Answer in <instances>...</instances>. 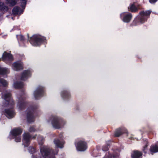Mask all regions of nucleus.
I'll use <instances>...</instances> for the list:
<instances>
[{
    "label": "nucleus",
    "mask_w": 158,
    "mask_h": 158,
    "mask_svg": "<svg viewBox=\"0 0 158 158\" xmlns=\"http://www.w3.org/2000/svg\"><path fill=\"white\" fill-rule=\"evenodd\" d=\"M54 143L57 147L62 148L64 144V142H61L59 140L56 139L54 141Z\"/></svg>",
    "instance_id": "15"
},
{
    "label": "nucleus",
    "mask_w": 158,
    "mask_h": 158,
    "mask_svg": "<svg viewBox=\"0 0 158 158\" xmlns=\"http://www.w3.org/2000/svg\"><path fill=\"white\" fill-rule=\"evenodd\" d=\"M9 73V71L7 68L0 67V74H6Z\"/></svg>",
    "instance_id": "16"
},
{
    "label": "nucleus",
    "mask_w": 158,
    "mask_h": 158,
    "mask_svg": "<svg viewBox=\"0 0 158 158\" xmlns=\"http://www.w3.org/2000/svg\"><path fill=\"white\" fill-rule=\"evenodd\" d=\"M15 137V140L16 142H18L20 141L21 140V138L19 136V135Z\"/></svg>",
    "instance_id": "26"
},
{
    "label": "nucleus",
    "mask_w": 158,
    "mask_h": 158,
    "mask_svg": "<svg viewBox=\"0 0 158 158\" xmlns=\"http://www.w3.org/2000/svg\"><path fill=\"white\" fill-rule=\"evenodd\" d=\"M30 136L28 133H25L23 135V142L25 146H27L30 139Z\"/></svg>",
    "instance_id": "10"
},
{
    "label": "nucleus",
    "mask_w": 158,
    "mask_h": 158,
    "mask_svg": "<svg viewBox=\"0 0 158 158\" xmlns=\"http://www.w3.org/2000/svg\"><path fill=\"white\" fill-rule=\"evenodd\" d=\"M29 131L31 132L34 131V128L33 127H31L30 128Z\"/></svg>",
    "instance_id": "31"
},
{
    "label": "nucleus",
    "mask_w": 158,
    "mask_h": 158,
    "mask_svg": "<svg viewBox=\"0 0 158 158\" xmlns=\"http://www.w3.org/2000/svg\"><path fill=\"white\" fill-rule=\"evenodd\" d=\"M111 157H110L109 158H111Z\"/></svg>",
    "instance_id": "36"
},
{
    "label": "nucleus",
    "mask_w": 158,
    "mask_h": 158,
    "mask_svg": "<svg viewBox=\"0 0 158 158\" xmlns=\"http://www.w3.org/2000/svg\"><path fill=\"white\" fill-rule=\"evenodd\" d=\"M142 153L138 151H133L131 154L132 158H141Z\"/></svg>",
    "instance_id": "12"
},
{
    "label": "nucleus",
    "mask_w": 158,
    "mask_h": 158,
    "mask_svg": "<svg viewBox=\"0 0 158 158\" xmlns=\"http://www.w3.org/2000/svg\"><path fill=\"white\" fill-rule=\"evenodd\" d=\"M43 140V139L41 137H40L38 138V140L39 143H40V141Z\"/></svg>",
    "instance_id": "27"
},
{
    "label": "nucleus",
    "mask_w": 158,
    "mask_h": 158,
    "mask_svg": "<svg viewBox=\"0 0 158 158\" xmlns=\"http://www.w3.org/2000/svg\"><path fill=\"white\" fill-rule=\"evenodd\" d=\"M31 74V72L29 70L24 71L21 76V79L22 80H26L28 77L30 76Z\"/></svg>",
    "instance_id": "9"
},
{
    "label": "nucleus",
    "mask_w": 158,
    "mask_h": 158,
    "mask_svg": "<svg viewBox=\"0 0 158 158\" xmlns=\"http://www.w3.org/2000/svg\"><path fill=\"white\" fill-rule=\"evenodd\" d=\"M157 0H150L149 1L150 3H153L155 2Z\"/></svg>",
    "instance_id": "30"
},
{
    "label": "nucleus",
    "mask_w": 158,
    "mask_h": 158,
    "mask_svg": "<svg viewBox=\"0 0 158 158\" xmlns=\"http://www.w3.org/2000/svg\"><path fill=\"white\" fill-rule=\"evenodd\" d=\"M19 8L17 7H15L13 10V13L15 15H20L21 13H19Z\"/></svg>",
    "instance_id": "18"
},
{
    "label": "nucleus",
    "mask_w": 158,
    "mask_h": 158,
    "mask_svg": "<svg viewBox=\"0 0 158 158\" xmlns=\"http://www.w3.org/2000/svg\"><path fill=\"white\" fill-rule=\"evenodd\" d=\"M23 85L22 83L21 82H16L14 84V87L15 88H20Z\"/></svg>",
    "instance_id": "21"
},
{
    "label": "nucleus",
    "mask_w": 158,
    "mask_h": 158,
    "mask_svg": "<svg viewBox=\"0 0 158 158\" xmlns=\"http://www.w3.org/2000/svg\"><path fill=\"white\" fill-rule=\"evenodd\" d=\"M2 98L3 99L2 106H11L13 104L11 99L10 94L8 93H3Z\"/></svg>",
    "instance_id": "2"
},
{
    "label": "nucleus",
    "mask_w": 158,
    "mask_h": 158,
    "mask_svg": "<svg viewBox=\"0 0 158 158\" xmlns=\"http://www.w3.org/2000/svg\"><path fill=\"white\" fill-rule=\"evenodd\" d=\"M150 150L152 153L158 152V146L156 145H153L151 147Z\"/></svg>",
    "instance_id": "17"
},
{
    "label": "nucleus",
    "mask_w": 158,
    "mask_h": 158,
    "mask_svg": "<svg viewBox=\"0 0 158 158\" xmlns=\"http://www.w3.org/2000/svg\"><path fill=\"white\" fill-rule=\"evenodd\" d=\"M147 145H145V146L144 147V150H145V148H146V147H147Z\"/></svg>",
    "instance_id": "34"
},
{
    "label": "nucleus",
    "mask_w": 158,
    "mask_h": 158,
    "mask_svg": "<svg viewBox=\"0 0 158 158\" xmlns=\"http://www.w3.org/2000/svg\"><path fill=\"white\" fill-rule=\"evenodd\" d=\"M77 149L79 151H84L87 148L86 143L82 141H79L76 145Z\"/></svg>",
    "instance_id": "6"
},
{
    "label": "nucleus",
    "mask_w": 158,
    "mask_h": 158,
    "mask_svg": "<svg viewBox=\"0 0 158 158\" xmlns=\"http://www.w3.org/2000/svg\"><path fill=\"white\" fill-rule=\"evenodd\" d=\"M0 83L5 86H6L8 84V82L5 80L2 79H0Z\"/></svg>",
    "instance_id": "24"
},
{
    "label": "nucleus",
    "mask_w": 158,
    "mask_h": 158,
    "mask_svg": "<svg viewBox=\"0 0 158 158\" xmlns=\"http://www.w3.org/2000/svg\"><path fill=\"white\" fill-rule=\"evenodd\" d=\"M31 153H33L34 151H35V149L34 148H32V147H31Z\"/></svg>",
    "instance_id": "29"
},
{
    "label": "nucleus",
    "mask_w": 158,
    "mask_h": 158,
    "mask_svg": "<svg viewBox=\"0 0 158 158\" xmlns=\"http://www.w3.org/2000/svg\"><path fill=\"white\" fill-rule=\"evenodd\" d=\"M119 155L118 154H116V155H115V154L113 155V158H119L118 157Z\"/></svg>",
    "instance_id": "28"
},
{
    "label": "nucleus",
    "mask_w": 158,
    "mask_h": 158,
    "mask_svg": "<svg viewBox=\"0 0 158 158\" xmlns=\"http://www.w3.org/2000/svg\"><path fill=\"white\" fill-rule=\"evenodd\" d=\"M12 67L13 69L16 71H18L23 69L22 64L19 62H16L13 64Z\"/></svg>",
    "instance_id": "8"
},
{
    "label": "nucleus",
    "mask_w": 158,
    "mask_h": 158,
    "mask_svg": "<svg viewBox=\"0 0 158 158\" xmlns=\"http://www.w3.org/2000/svg\"><path fill=\"white\" fill-rule=\"evenodd\" d=\"M0 9L4 11L7 10L8 9V7L7 6H5L3 3L2 2H0Z\"/></svg>",
    "instance_id": "20"
},
{
    "label": "nucleus",
    "mask_w": 158,
    "mask_h": 158,
    "mask_svg": "<svg viewBox=\"0 0 158 158\" xmlns=\"http://www.w3.org/2000/svg\"><path fill=\"white\" fill-rule=\"evenodd\" d=\"M151 11L148 10L145 11H142L140 12V15L141 17L140 21L141 23H143L147 20L148 18L150 15Z\"/></svg>",
    "instance_id": "3"
},
{
    "label": "nucleus",
    "mask_w": 158,
    "mask_h": 158,
    "mask_svg": "<svg viewBox=\"0 0 158 158\" xmlns=\"http://www.w3.org/2000/svg\"><path fill=\"white\" fill-rule=\"evenodd\" d=\"M22 132V130L19 128H14L11 131V134L14 136H17L20 135Z\"/></svg>",
    "instance_id": "11"
},
{
    "label": "nucleus",
    "mask_w": 158,
    "mask_h": 158,
    "mask_svg": "<svg viewBox=\"0 0 158 158\" xmlns=\"http://www.w3.org/2000/svg\"><path fill=\"white\" fill-rule=\"evenodd\" d=\"M7 3L9 4L10 5L12 6L15 5L16 3L15 0H7Z\"/></svg>",
    "instance_id": "23"
},
{
    "label": "nucleus",
    "mask_w": 158,
    "mask_h": 158,
    "mask_svg": "<svg viewBox=\"0 0 158 158\" xmlns=\"http://www.w3.org/2000/svg\"><path fill=\"white\" fill-rule=\"evenodd\" d=\"M42 92L41 89L38 90L36 91L35 93V98H37V96L40 95Z\"/></svg>",
    "instance_id": "25"
},
{
    "label": "nucleus",
    "mask_w": 158,
    "mask_h": 158,
    "mask_svg": "<svg viewBox=\"0 0 158 158\" xmlns=\"http://www.w3.org/2000/svg\"><path fill=\"white\" fill-rule=\"evenodd\" d=\"M121 134V128H119L115 131V136L118 137L120 136Z\"/></svg>",
    "instance_id": "22"
},
{
    "label": "nucleus",
    "mask_w": 158,
    "mask_h": 158,
    "mask_svg": "<svg viewBox=\"0 0 158 158\" xmlns=\"http://www.w3.org/2000/svg\"><path fill=\"white\" fill-rule=\"evenodd\" d=\"M3 59H11L13 58L12 56L10 54L5 52L2 56Z\"/></svg>",
    "instance_id": "14"
},
{
    "label": "nucleus",
    "mask_w": 158,
    "mask_h": 158,
    "mask_svg": "<svg viewBox=\"0 0 158 158\" xmlns=\"http://www.w3.org/2000/svg\"><path fill=\"white\" fill-rule=\"evenodd\" d=\"M32 42L31 41V44H32Z\"/></svg>",
    "instance_id": "35"
},
{
    "label": "nucleus",
    "mask_w": 158,
    "mask_h": 158,
    "mask_svg": "<svg viewBox=\"0 0 158 158\" xmlns=\"http://www.w3.org/2000/svg\"><path fill=\"white\" fill-rule=\"evenodd\" d=\"M129 10L131 12H135L137 10V9L134 4H131L128 7Z\"/></svg>",
    "instance_id": "19"
},
{
    "label": "nucleus",
    "mask_w": 158,
    "mask_h": 158,
    "mask_svg": "<svg viewBox=\"0 0 158 158\" xmlns=\"http://www.w3.org/2000/svg\"><path fill=\"white\" fill-rule=\"evenodd\" d=\"M34 42L33 44L35 45H40L43 41V38L40 35H34L33 37Z\"/></svg>",
    "instance_id": "5"
},
{
    "label": "nucleus",
    "mask_w": 158,
    "mask_h": 158,
    "mask_svg": "<svg viewBox=\"0 0 158 158\" xmlns=\"http://www.w3.org/2000/svg\"><path fill=\"white\" fill-rule=\"evenodd\" d=\"M124 16L123 21L126 23H128L130 21L132 17L130 13H124L121 14V16Z\"/></svg>",
    "instance_id": "7"
},
{
    "label": "nucleus",
    "mask_w": 158,
    "mask_h": 158,
    "mask_svg": "<svg viewBox=\"0 0 158 158\" xmlns=\"http://www.w3.org/2000/svg\"><path fill=\"white\" fill-rule=\"evenodd\" d=\"M40 152L42 157L35 156L33 158H54V155L57 152V151L56 152H53L50 149L44 146L40 147Z\"/></svg>",
    "instance_id": "1"
},
{
    "label": "nucleus",
    "mask_w": 158,
    "mask_h": 158,
    "mask_svg": "<svg viewBox=\"0 0 158 158\" xmlns=\"http://www.w3.org/2000/svg\"><path fill=\"white\" fill-rule=\"evenodd\" d=\"M108 149V148H103V150L105 151H106Z\"/></svg>",
    "instance_id": "32"
},
{
    "label": "nucleus",
    "mask_w": 158,
    "mask_h": 158,
    "mask_svg": "<svg viewBox=\"0 0 158 158\" xmlns=\"http://www.w3.org/2000/svg\"><path fill=\"white\" fill-rule=\"evenodd\" d=\"M18 106L20 108H21V106L19 104L18 105Z\"/></svg>",
    "instance_id": "33"
},
{
    "label": "nucleus",
    "mask_w": 158,
    "mask_h": 158,
    "mask_svg": "<svg viewBox=\"0 0 158 158\" xmlns=\"http://www.w3.org/2000/svg\"><path fill=\"white\" fill-rule=\"evenodd\" d=\"M5 114L8 118H11L14 117L15 115V112L10 110H5Z\"/></svg>",
    "instance_id": "13"
},
{
    "label": "nucleus",
    "mask_w": 158,
    "mask_h": 158,
    "mask_svg": "<svg viewBox=\"0 0 158 158\" xmlns=\"http://www.w3.org/2000/svg\"><path fill=\"white\" fill-rule=\"evenodd\" d=\"M52 124L54 127L56 128H59L63 126L64 122L60 119L55 118L53 121Z\"/></svg>",
    "instance_id": "4"
}]
</instances>
